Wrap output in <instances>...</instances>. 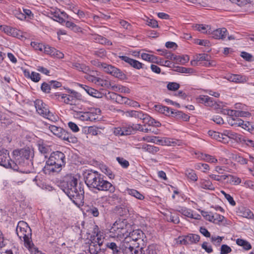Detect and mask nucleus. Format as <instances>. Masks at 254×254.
<instances>
[{"mask_svg":"<svg viewBox=\"0 0 254 254\" xmlns=\"http://www.w3.org/2000/svg\"><path fill=\"white\" fill-rule=\"evenodd\" d=\"M13 154L14 161L19 167L20 170L18 171L22 172L20 167L28 164L30 162L29 158L32 155L30 150L29 148L15 150L13 151Z\"/></svg>","mask_w":254,"mask_h":254,"instance_id":"0eeeda50","label":"nucleus"},{"mask_svg":"<svg viewBox=\"0 0 254 254\" xmlns=\"http://www.w3.org/2000/svg\"><path fill=\"white\" fill-rule=\"evenodd\" d=\"M93 115L90 112H84L80 114L79 119L83 121H92Z\"/></svg>","mask_w":254,"mask_h":254,"instance_id":"a19ab883","label":"nucleus"},{"mask_svg":"<svg viewBox=\"0 0 254 254\" xmlns=\"http://www.w3.org/2000/svg\"><path fill=\"white\" fill-rule=\"evenodd\" d=\"M29 76L31 80L34 82H38L40 79V74L34 71L32 72L31 75H29Z\"/></svg>","mask_w":254,"mask_h":254,"instance_id":"774afa93","label":"nucleus"},{"mask_svg":"<svg viewBox=\"0 0 254 254\" xmlns=\"http://www.w3.org/2000/svg\"><path fill=\"white\" fill-rule=\"evenodd\" d=\"M162 55L165 56L166 59L169 60H174L175 61V59L177 58V56H175L171 53L168 52L167 50L163 51Z\"/></svg>","mask_w":254,"mask_h":254,"instance_id":"338daca9","label":"nucleus"},{"mask_svg":"<svg viewBox=\"0 0 254 254\" xmlns=\"http://www.w3.org/2000/svg\"><path fill=\"white\" fill-rule=\"evenodd\" d=\"M65 163V155L63 152L59 151L53 152L47 161L43 171L46 174H49L51 173H59Z\"/></svg>","mask_w":254,"mask_h":254,"instance_id":"7ed1b4c3","label":"nucleus"},{"mask_svg":"<svg viewBox=\"0 0 254 254\" xmlns=\"http://www.w3.org/2000/svg\"><path fill=\"white\" fill-rule=\"evenodd\" d=\"M119 58L135 68L139 69L142 68V64L138 61L125 56H119Z\"/></svg>","mask_w":254,"mask_h":254,"instance_id":"a211bd4d","label":"nucleus"},{"mask_svg":"<svg viewBox=\"0 0 254 254\" xmlns=\"http://www.w3.org/2000/svg\"><path fill=\"white\" fill-rule=\"evenodd\" d=\"M85 183L90 189H97L99 191H109L113 193L115 187L108 181L104 180L101 175L98 172L92 170H86L83 173Z\"/></svg>","mask_w":254,"mask_h":254,"instance_id":"f03ea898","label":"nucleus"},{"mask_svg":"<svg viewBox=\"0 0 254 254\" xmlns=\"http://www.w3.org/2000/svg\"><path fill=\"white\" fill-rule=\"evenodd\" d=\"M44 50L45 53L52 57L53 55H54V53H55V48L51 47L49 45L44 46Z\"/></svg>","mask_w":254,"mask_h":254,"instance_id":"5fc2aeb1","label":"nucleus"},{"mask_svg":"<svg viewBox=\"0 0 254 254\" xmlns=\"http://www.w3.org/2000/svg\"><path fill=\"white\" fill-rule=\"evenodd\" d=\"M224 219L223 216L216 213H213V223L218 224L222 222Z\"/></svg>","mask_w":254,"mask_h":254,"instance_id":"8fccbe9b","label":"nucleus"},{"mask_svg":"<svg viewBox=\"0 0 254 254\" xmlns=\"http://www.w3.org/2000/svg\"><path fill=\"white\" fill-rule=\"evenodd\" d=\"M94 39L97 42L101 44H104L109 46L112 45V43L111 41H109L106 38L102 37V36L96 35L95 36Z\"/></svg>","mask_w":254,"mask_h":254,"instance_id":"473e14b6","label":"nucleus"},{"mask_svg":"<svg viewBox=\"0 0 254 254\" xmlns=\"http://www.w3.org/2000/svg\"><path fill=\"white\" fill-rule=\"evenodd\" d=\"M142 149L152 154H155L159 151V148L158 147L149 144L143 145Z\"/></svg>","mask_w":254,"mask_h":254,"instance_id":"f704fd0d","label":"nucleus"},{"mask_svg":"<svg viewBox=\"0 0 254 254\" xmlns=\"http://www.w3.org/2000/svg\"><path fill=\"white\" fill-rule=\"evenodd\" d=\"M16 232L20 239H23L25 246L30 248L33 245L31 240L32 231L28 224L24 221H20L17 225Z\"/></svg>","mask_w":254,"mask_h":254,"instance_id":"20e7f679","label":"nucleus"},{"mask_svg":"<svg viewBox=\"0 0 254 254\" xmlns=\"http://www.w3.org/2000/svg\"><path fill=\"white\" fill-rule=\"evenodd\" d=\"M240 127L243 129L251 132H252L254 129L252 124L248 121H243V123H242V125H241Z\"/></svg>","mask_w":254,"mask_h":254,"instance_id":"37998d69","label":"nucleus"},{"mask_svg":"<svg viewBox=\"0 0 254 254\" xmlns=\"http://www.w3.org/2000/svg\"><path fill=\"white\" fill-rule=\"evenodd\" d=\"M117 160L123 168H127L129 165L128 161L124 158L118 157L117 158Z\"/></svg>","mask_w":254,"mask_h":254,"instance_id":"13d9d810","label":"nucleus"},{"mask_svg":"<svg viewBox=\"0 0 254 254\" xmlns=\"http://www.w3.org/2000/svg\"><path fill=\"white\" fill-rule=\"evenodd\" d=\"M113 69H111V71H110V74L116 77L119 78H122L123 77L124 74L123 73V72L121 71L120 69L116 68L114 66L113 67Z\"/></svg>","mask_w":254,"mask_h":254,"instance_id":"58836bf2","label":"nucleus"},{"mask_svg":"<svg viewBox=\"0 0 254 254\" xmlns=\"http://www.w3.org/2000/svg\"><path fill=\"white\" fill-rule=\"evenodd\" d=\"M44 117L47 118L49 121L55 122L57 121L58 117L56 115H54L52 113L49 111L45 115V116Z\"/></svg>","mask_w":254,"mask_h":254,"instance_id":"bf43d9fd","label":"nucleus"},{"mask_svg":"<svg viewBox=\"0 0 254 254\" xmlns=\"http://www.w3.org/2000/svg\"><path fill=\"white\" fill-rule=\"evenodd\" d=\"M34 105L38 114L43 117L45 116L46 114L49 111L47 106L41 100H36L34 102Z\"/></svg>","mask_w":254,"mask_h":254,"instance_id":"ddd939ff","label":"nucleus"},{"mask_svg":"<svg viewBox=\"0 0 254 254\" xmlns=\"http://www.w3.org/2000/svg\"><path fill=\"white\" fill-rule=\"evenodd\" d=\"M88 251L90 254H105L101 251V247L93 241H91V243H89Z\"/></svg>","mask_w":254,"mask_h":254,"instance_id":"412c9836","label":"nucleus"},{"mask_svg":"<svg viewBox=\"0 0 254 254\" xmlns=\"http://www.w3.org/2000/svg\"><path fill=\"white\" fill-rule=\"evenodd\" d=\"M128 227V224L127 223V221L125 219L117 220L113 224L111 228L110 232H114L117 236L118 237H126L128 235V232L127 228Z\"/></svg>","mask_w":254,"mask_h":254,"instance_id":"6e6552de","label":"nucleus"},{"mask_svg":"<svg viewBox=\"0 0 254 254\" xmlns=\"http://www.w3.org/2000/svg\"><path fill=\"white\" fill-rule=\"evenodd\" d=\"M106 247L112 251V254H121L120 245L118 246L116 243L108 242L106 244Z\"/></svg>","mask_w":254,"mask_h":254,"instance_id":"393cba45","label":"nucleus"},{"mask_svg":"<svg viewBox=\"0 0 254 254\" xmlns=\"http://www.w3.org/2000/svg\"><path fill=\"white\" fill-rule=\"evenodd\" d=\"M225 78L230 82L239 84L246 83L249 80V77L245 75L232 73L226 75Z\"/></svg>","mask_w":254,"mask_h":254,"instance_id":"9b49d317","label":"nucleus"},{"mask_svg":"<svg viewBox=\"0 0 254 254\" xmlns=\"http://www.w3.org/2000/svg\"><path fill=\"white\" fill-rule=\"evenodd\" d=\"M228 182L234 185H238L241 183V179L235 176L230 175Z\"/></svg>","mask_w":254,"mask_h":254,"instance_id":"09e8293b","label":"nucleus"},{"mask_svg":"<svg viewBox=\"0 0 254 254\" xmlns=\"http://www.w3.org/2000/svg\"><path fill=\"white\" fill-rule=\"evenodd\" d=\"M144 248H143V253H144L145 254H158V249L157 248V246L155 245H149L147 249L145 251L144 250Z\"/></svg>","mask_w":254,"mask_h":254,"instance_id":"4c0bfd02","label":"nucleus"},{"mask_svg":"<svg viewBox=\"0 0 254 254\" xmlns=\"http://www.w3.org/2000/svg\"><path fill=\"white\" fill-rule=\"evenodd\" d=\"M145 124L156 127H159L161 126V124L159 122L155 121L149 115L148 116L147 120H146Z\"/></svg>","mask_w":254,"mask_h":254,"instance_id":"49530a36","label":"nucleus"},{"mask_svg":"<svg viewBox=\"0 0 254 254\" xmlns=\"http://www.w3.org/2000/svg\"><path fill=\"white\" fill-rule=\"evenodd\" d=\"M176 62L180 63L181 64H185L189 61V57L188 56H177V58L175 59Z\"/></svg>","mask_w":254,"mask_h":254,"instance_id":"6e6d98bb","label":"nucleus"},{"mask_svg":"<svg viewBox=\"0 0 254 254\" xmlns=\"http://www.w3.org/2000/svg\"><path fill=\"white\" fill-rule=\"evenodd\" d=\"M72 67L79 71H81L84 73L89 71V68L84 64L74 63L72 64Z\"/></svg>","mask_w":254,"mask_h":254,"instance_id":"2f4dec72","label":"nucleus"},{"mask_svg":"<svg viewBox=\"0 0 254 254\" xmlns=\"http://www.w3.org/2000/svg\"><path fill=\"white\" fill-rule=\"evenodd\" d=\"M143 139L146 140L147 142H153L154 143L159 144H160V137L159 136H147L146 137H143Z\"/></svg>","mask_w":254,"mask_h":254,"instance_id":"c03bdc74","label":"nucleus"},{"mask_svg":"<svg viewBox=\"0 0 254 254\" xmlns=\"http://www.w3.org/2000/svg\"><path fill=\"white\" fill-rule=\"evenodd\" d=\"M78 180L74 177H70L61 184V189L72 202L79 206L83 203L84 189L82 184L77 186Z\"/></svg>","mask_w":254,"mask_h":254,"instance_id":"f257e3e1","label":"nucleus"},{"mask_svg":"<svg viewBox=\"0 0 254 254\" xmlns=\"http://www.w3.org/2000/svg\"><path fill=\"white\" fill-rule=\"evenodd\" d=\"M194 28L204 34H210L211 30L209 25L203 24H197Z\"/></svg>","mask_w":254,"mask_h":254,"instance_id":"a878e982","label":"nucleus"},{"mask_svg":"<svg viewBox=\"0 0 254 254\" xmlns=\"http://www.w3.org/2000/svg\"><path fill=\"white\" fill-rule=\"evenodd\" d=\"M102 128H99L95 126H91L84 128V133L86 134H91L92 135H97L101 133L100 129Z\"/></svg>","mask_w":254,"mask_h":254,"instance_id":"b1692460","label":"nucleus"},{"mask_svg":"<svg viewBox=\"0 0 254 254\" xmlns=\"http://www.w3.org/2000/svg\"><path fill=\"white\" fill-rule=\"evenodd\" d=\"M120 251L121 254H145L142 253L143 247L133 244L126 238L120 244Z\"/></svg>","mask_w":254,"mask_h":254,"instance_id":"423d86ee","label":"nucleus"},{"mask_svg":"<svg viewBox=\"0 0 254 254\" xmlns=\"http://www.w3.org/2000/svg\"><path fill=\"white\" fill-rule=\"evenodd\" d=\"M119 94H118L115 92H108L106 95V98L108 99H111L112 101H115L117 103Z\"/></svg>","mask_w":254,"mask_h":254,"instance_id":"052dcab7","label":"nucleus"},{"mask_svg":"<svg viewBox=\"0 0 254 254\" xmlns=\"http://www.w3.org/2000/svg\"><path fill=\"white\" fill-rule=\"evenodd\" d=\"M127 193L128 194H129L132 196H134V197H135L138 199L142 200L144 198V196L142 194H141L139 191H138L137 190H135L128 189L127 190Z\"/></svg>","mask_w":254,"mask_h":254,"instance_id":"c9c22d12","label":"nucleus"},{"mask_svg":"<svg viewBox=\"0 0 254 254\" xmlns=\"http://www.w3.org/2000/svg\"><path fill=\"white\" fill-rule=\"evenodd\" d=\"M0 165L16 171L20 170L16 163L10 160L9 153L6 150L0 151Z\"/></svg>","mask_w":254,"mask_h":254,"instance_id":"1a4fd4ad","label":"nucleus"},{"mask_svg":"<svg viewBox=\"0 0 254 254\" xmlns=\"http://www.w3.org/2000/svg\"><path fill=\"white\" fill-rule=\"evenodd\" d=\"M238 245L242 246L246 250H249L252 248L251 244L247 241L241 239H238L236 240Z\"/></svg>","mask_w":254,"mask_h":254,"instance_id":"e433bc0d","label":"nucleus"},{"mask_svg":"<svg viewBox=\"0 0 254 254\" xmlns=\"http://www.w3.org/2000/svg\"><path fill=\"white\" fill-rule=\"evenodd\" d=\"M198 102L204 104L205 106L215 107L216 101L212 97L206 95H200L196 98Z\"/></svg>","mask_w":254,"mask_h":254,"instance_id":"2eb2a0df","label":"nucleus"},{"mask_svg":"<svg viewBox=\"0 0 254 254\" xmlns=\"http://www.w3.org/2000/svg\"><path fill=\"white\" fill-rule=\"evenodd\" d=\"M212 38L215 39H224L227 35V30L225 28H218L210 32Z\"/></svg>","mask_w":254,"mask_h":254,"instance_id":"dca6fc26","label":"nucleus"},{"mask_svg":"<svg viewBox=\"0 0 254 254\" xmlns=\"http://www.w3.org/2000/svg\"><path fill=\"white\" fill-rule=\"evenodd\" d=\"M239 213L241 216L247 218H251L253 216V212L249 209L245 207L240 208Z\"/></svg>","mask_w":254,"mask_h":254,"instance_id":"c85d7f7f","label":"nucleus"},{"mask_svg":"<svg viewBox=\"0 0 254 254\" xmlns=\"http://www.w3.org/2000/svg\"><path fill=\"white\" fill-rule=\"evenodd\" d=\"M51 17L55 21L62 23L64 22V18L62 17L61 15H64V12H60V10H55L51 11Z\"/></svg>","mask_w":254,"mask_h":254,"instance_id":"bb28decb","label":"nucleus"},{"mask_svg":"<svg viewBox=\"0 0 254 254\" xmlns=\"http://www.w3.org/2000/svg\"><path fill=\"white\" fill-rule=\"evenodd\" d=\"M94 55L97 57L103 58L106 56V52L105 50L103 49H100L97 51H94Z\"/></svg>","mask_w":254,"mask_h":254,"instance_id":"680f3d73","label":"nucleus"},{"mask_svg":"<svg viewBox=\"0 0 254 254\" xmlns=\"http://www.w3.org/2000/svg\"><path fill=\"white\" fill-rule=\"evenodd\" d=\"M186 174L188 179L194 182L197 180L198 178L194 171L192 170H187Z\"/></svg>","mask_w":254,"mask_h":254,"instance_id":"79ce46f5","label":"nucleus"},{"mask_svg":"<svg viewBox=\"0 0 254 254\" xmlns=\"http://www.w3.org/2000/svg\"><path fill=\"white\" fill-rule=\"evenodd\" d=\"M232 251L231 248L227 245H222L220 249L221 254H228Z\"/></svg>","mask_w":254,"mask_h":254,"instance_id":"e2e57ef3","label":"nucleus"},{"mask_svg":"<svg viewBox=\"0 0 254 254\" xmlns=\"http://www.w3.org/2000/svg\"><path fill=\"white\" fill-rule=\"evenodd\" d=\"M37 145L39 151L47 157V155L50 153L51 149L50 147L45 143L43 140H39L37 142Z\"/></svg>","mask_w":254,"mask_h":254,"instance_id":"aec40b11","label":"nucleus"},{"mask_svg":"<svg viewBox=\"0 0 254 254\" xmlns=\"http://www.w3.org/2000/svg\"><path fill=\"white\" fill-rule=\"evenodd\" d=\"M195 169L201 170L203 172L209 170V166L207 164L198 163L195 165Z\"/></svg>","mask_w":254,"mask_h":254,"instance_id":"0e129e2a","label":"nucleus"},{"mask_svg":"<svg viewBox=\"0 0 254 254\" xmlns=\"http://www.w3.org/2000/svg\"><path fill=\"white\" fill-rule=\"evenodd\" d=\"M179 140L167 137H160V144L161 145L175 146L179 145Z\"/></svg>","mask_w":254,"mask_h":254,"instance_id":"4be33fe9","label":"nucleus"},{"mask_svg":"<svg viewBox=\"0 0 254 254\" xmlns=\"http://www.w3.org/2000/svg\"><path fill=\"white\" fill-rule=\"evenodd\" d=\"M201 215L204 217L206 220L213 222V213L210 212L209 213L204 211H201Z\"/></svg>","mask_w":254,"mask_h":254,"instance_id":"69168bd1","label":"nucleus"},{"mask_svg":"<svg viewBox=\"0 0 254 254\" xmlns=\"http://www.w3.org/2000/svg\"><path fill=\"white\" fill-rule=\"evenodd\" d=\"M177 71L181 73H193L194 70L191 68H187L185 67L178 66Z\"/></svg>","mask_w":254,"mask_h":254,"instance_id":"603ef678","label":"nucleus"},{"mask_svg":"<svg viewBox=\"0 0 254 254\" xmlns=\"http://www.w3.org/2000/svg\"><path fill=\"white\" fill-rule=\"evenodd\" d=\"M145 237L144 233L140 230H135L129 232L128 236L125 238H129V241L133 244H136V245L144 246L143 238Z\"/></svg>","mask_w":254,"mask_h":254,"instance_id":"9d476101","label":"nucleus"},{"mask_svg":"<svg viewBox=\"0 0 254 254\" xmlns=\"http://www.w3.org/2000/svg\"><path fill=\"white\" fill-rule=\"evenodd\" d=\"M208 134L212 138L218 140L220 141L221 140V133L213 130H209L208 132Z\"/></svg>","mask_w":254,"mask_h":254,"instance_id":"4d7b16f0","label":"nucleus"},{"mask_svg":"<svg viewBox=\"0 0 254 254\" xmlns=\"http://www.w3.org/2000/svg\"><path fill=\"white\" fill-rule=\"evenodd\" d=\"M200 236L194 234H190L187 235V241L188 245L196 244L199 242Z\"/></svg>","mask_w":254,"mask_h":254,"instance_id":"cd10ccee","label":"nucleus"},{"mask_svg":"<svg viewBox=\"0 0 254 254\" xmlns=\"http://www.w3.org/2000/svg\"><path fill=\"white\" fill-rule=\"evenodd\" d=\"M79 85L80 87L83 88L86 91V92L90 96H92L94 97L97 98H102L103 94L100 92L98 90L86 85H84L82 84Z\"/></svg>","mask_w":254,"mask_h":254,"instance_id":"6ab92c4d","label":"nucleus"},{"mask_svg":"<svg viewBox=\"0 0 254 254\" xmlns=\"http://www.w3.org/2000/svg\"><path fill=\"white\" fill-rule=\"evenodd\" d=\"M202 158L209 163H216L218 161L214 156L208 154L202 155Z\"/></svg>","mask_w":254,"mask_h":254,"instance_id":"3c124183","label":"nucleus"},{"mask_svg":"<svg viewBox=\"0 0 254 254\" xmlns=\"http://www.w3.org/2000/svg\"><path fill=\"white\" fill-rule=\"evenodd\" d=\"M124 114L127 117H132L137 119H139L142 120L143 123L145 124L146 120H147L148 115L144 114L141 111H134L131 110L124 112Z\"/></svg>","mask_w":254,"mask_h":254,"instance_id":"f8f14e48","label":"nucleus"},{"mask_svg":"<svg viewBox=\"0 0 254 254\" xmlns=\"http://www.w3.org/2000/svg\"><path fill=\"white\" fill-rule=\"evenodd\" d=\"M180 87V84L176 82H169L167 85V88L169 90L174 91L177 90Z\"/></svg>","mask_w":254,"mask_h":254,"instance_id":"864d4df0","label":"nucleus"},{"mask_svg":"<svg viewBox=\"0 0 254 254\" xmlns=\"http://www.w3.org/2000/svg\"><path fill=\"white\" fill-rule=\"evenodd\" d=\"M96 84L98 86H100L101 87L107 88H109L111 86V83L109 81L101 79L99 77L98 78Z\"/></svg>","mask_w":254,"mask_h":254,"instance_id":"ea45409f","label":"nucleus"},{"mask_svg":"<svg viewBox=\"0 0 254 254\" xmlns=\"http://www.w3.org/2000/svg\"><path fill=\"white\" fill-rule=\"evenodd\" d=\"M199 183L200 187L203 189L210 190H215V187L209 180L200 179Z\"/></svg>","mask_w":254,"mask_h":254,"instance_id":"5701e85b","label":"nucleus"},{"mask_svg":"<svg viewBox=\"0 0 254 254\" xmlns=\"http://www.w3.org/2000/svg\"><path fill=\"white\" fill-rule=\"evenodd\" d=\"M155 62H153L154 63L159 64L161 65H164L168 67H170L172 64L171 62L169 61H164L161 58L156 57V59L155 60Z\"/></svg>","mask_w":254,"mask_h":254,"instance_id":"de8ad7c7","label":"nucleus"},{"mask_svg":"<svg viewBox=\"0 0 254 254\" xmlns=\"http://www.w3.org/2000/svg\"><path fill=\"white\" fill-rule=\"evenodd\" d=\"M223 135L229 138L233 139L237 142H246L243 136L240 134L236 133L230 130H225L223 132Z\"/></svg>","mask_w":254,"mask_h":254,"instance_id":"4468645a","label":"nucleus"},{"mask_svg":"<svg viewBox=\"0 0 254 254\" xmlns=\"http://www.w3.org/2000/svg\"><path fill=\"white\" fill-rule=\"evenodd\" d=\"M62 99H64V102L66 104L75 105L76 102L74 101V98L70 95H67L65 94H61Z\"/></svg>","mask_w":254,"mask_h":254,"instance_id":"72a5a7b5","label":"nucleus"},{"mask_svg":"<svg viewBox=\"0 0 254 254\" xmlns=\"http://www.w3.org/2000/svg\"><path fill=\"white\" fill-rule=\"evenodd\" d=\"M228 122L229 124L232 126H235L240 127L241 125H242V123H243V120L238 118L229 117L228 118Z\"/></svg>","mask_w":254,"mask_h":254,"instance_id":"7c9ffc66","label":"nucleus"},{"mask_svg":"<svg viewBox=\"0 0 254 254\" xmlns=\"http://www.w3.org/2000/svg\"><path fill=\"white\" fill-rule=\"evenodd\" d=\"M44 124L48 127L51 132L57 137L72 143L77 142V138L75 136L66 131L64 128L47 123L44 122Z\"/></svg>","mask_w":254,"mask_h":254,"instance_id":"39448f33","label":"nucleus"},{"mask_svg":"<svg viewBox=\"0 0 254 254\" xmlns=\"http://www.w3.org/2000/svg\"><path fill=\"white\" fill-rule=\"evenodd\" d=\"M0 29L7 35L14 37H18L20 35V32L15 28H13L6 25L0 26Z\"/></svg>","mask_w":254,"mask_h":254,"instance_id":"f3484780","label":"nucleus"},{"mask_svg":"<svg viewBox=\"0 0 254 254\" xmlns=\"http://www.w3.org/2000/svg\"><path fill=\"white\" fill-rule=\"evenodd\" d=\"M159 112L166 116H170L174 114V112L173 109L166 106H159L156 107Z\"/></svg>","mask_w":254,"mask_h":254,"instance_id":"c756f323","label":"nucleus"},{"mask_svg":"<svg viewBox=\"0 0 254 254\" xmlns=\"http://www.w3.org/2000/svg\"><path fill=\"white\" fill-rule=\"evenodd\" d=\"M141 57L143 60L151 63L155 62V60L156 59V56L152 55H149L146 53L142 54Z\"/></svg>","mask_w":254,"mask_h":254,"instance_id":"a18cd8bd","label":"nucleus"}]
</instances>
